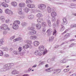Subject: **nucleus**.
I'll list each match as a JSON object with an SVG mask.
<instances>
[{
  "mask_svg": "<svg viewBox=\"0 0 76 76\" xmlns=\"http://www.w3.org/2000/svg\"><path fill=\"white\" fill-rule=\"evenodd\" d=\"M26 43L28 44H32V41L31 40H27L26 41Z\"/></svg>",
  "mask_w": 76,
  "mask_h": 76,
  "instance_id": "obj_29",
  "label": "nucleus"
},
{
  "mask_svg": "<svg viewBox=\"0 0 76 76\" xmlns=\"http://www.w3.org/2000/svg\"><path fill=\"white\" fill-rule=\"evenodd\" d=\"M48 51L47 50H46L45 51L43 52V54H45L47 53Z\"/></svg>",
  "mask_w": 76,
  "mask_h": 76,
  "instance_id": "obj_56",
  "label": "nucleus"
},
{
  "mask_svg": "<svg viewBox=\"0 0 76 76\" xmlns=\"http://www.w3.org/2000/svg\"><path fill=\"white\" fill-rule=\"evenodd\" d=\"M69 71V69H65L64 70V72H67Z\"/></svg>",
  "mask_w": 76,
  "mask_h": 76,
  "instance_id": "obj_43",
  "label": "nucleus"
},
{
  "mask_svg": "<svg viewBox=\"0 0 76 76\" xmlns=\"http://www.w3.org/2000/svg\"><path fill=\"white\" fill-rule=\"evenodd\" d=\"M7 32L6 31H5L3 32L4 35H6V34H7Z\"/></svg>",
  "mask_w": 76,
  "mask_h": 76,
  "instance_id": "obj_49",
  "label": "nucleus"
},
{
  "mask_svg": "<svg viewBox=\"0 0 76 76\" xmlns=\"http://www.w3.org/2000/svg\"><path fill=\"white\" fill-rule=\"evenodd\" d=\"M52 12H54V8H52Z\"/></svg>",
  "mask_w": 76,
  "mask_h": 76,
  "instance_id": "obj_57",
  "label": "nucleus"
},
{
  "mask_svg": "<svg viewBox=\"0 0 76 76\" xmlns=\"http://www.w3.org/2000/svg\"><path fill=\"white\" fill-rule=\"evenodd\" d=\"M5 2L7 3H9V0H3Z\"/></svg>",
  "mask_w": 76,
  "mask_h": 76,
  "instance_id": "obj_46",
  "label": "nucleus"
},
{
  "mask_svg": "<svg viewBox=\"0 0 76 76\" xmlns=\"http://www.w3.org/2000/svg\"><path fill=\"white\" fill-rule=\"evenodd\" d=\"M42 25L43 27H46L47 26V25L45 22H44L42 24Z\"/></svg>",
  "mask_w": 76,
  "mask_h": 76,
  "instance_id": "obj_31",
  "label": "nucleus"
},
{
  "mask_svg": "<svg viewBox=\"0 0 76 76\" xmlns=\"http://www.w3.org/2000/svg\"><path fill=\"white\" fill-rule=\"evenodd\" d=\"M24 10L25 12H26V13H28V12L29 11V8L27 7H25L24 8Z\"/></svg>",
  "mask_w": 76,
  "mask_h": 76,
  "instance_id": "obj_19",
  "label": "nucleus"
},
{
  "mask_svg": "<svg viewBox=\"0 0 76 76\" xmlns=\"http://www.w3.org/2000/svg\"><path fill=\"white\" fill-rule=\"evenodd\" d=\"M11 73L12 75H16V74H19V72L16 71V69H15L12 71Z\"/></svg>",
  "mask_w": 76,
  "mask_h": 76,
  "instance_id": "obj_12",
  "label": "nucleus"
},
{
  "mask_svg": "<svg viewBox=\"0 0 76 76\" xmlns=\"http://www.w3.org/2000/svg\"><path fill=\"white\" fill-rule=\"evenodd\" d=\"M59 22H60V21H59V20H57V21H56V24L55 23H53V26H58V25H59Z\"/></svg>",
  "mask_w": 76,
  "mask_h": 76,
  "instance_id": "obj_16",
  "label": "nucleus"
},
{
  "mask_svg": "<svg viewBox=\"0 0 76 76\" xmlns=\"http://www.w3.org/2000/svg\"><path fill=\"white\" fill-rule=\"evenodd\" d=\"M14 66V64L13 63H11L9 64H7L4 66V69H5V70H9L12 68V66Z\"/></svg>",
  "mask_w": 76,
  "mask_h": 76,
  "instance_id": "obj_2",
  "label": "nucleus"
},
{
  "mask_svg": "<svg viewBox=\"0 0 76 76\" xmlns=\"http://www.w3.org/2000/svg\"><path fill=\"white\" fill-rule=\"evenodd\" d=\"M55 56L53 57V58L50 59L51 61H54V59H55Z\"/></svg>",
  "mask_w": 76,
  "mask_h": 76,
  "instance_id": "obj_41",
  "label": "nucleus"
},
{
  "mask_svg": "<svg viewBox=\"0 0 76 76\" xmlns=\"http://www.w3.org/2000/svg\"><path fill=\"white\" fill-rule=\"evenodd\" d=\"M0 5H2V6L4 7H7L9 5L7 4L6 3L4 2H3L0 4Z\"/></svg>",
  "mask_w": 76,
  "mask_h": 76,
  "instance_id": "obj_9",
  "label": "nucleus"
},
{
  "mask_svg": "<svg viewBox=\"0 0 76 76\" xmlns=\"http://www.w3.org/2000/svg\"><path fill=\"white\" fill-rule=\"evenodd\" d=\"M3 42H4L3 41V39H1L0 40V46L2 45L3 44Z\"/></svg>",
  "mask_w": 76,
  "mask_h": 76,
  "instance_id": "obj_33",
  "label": "nucleus"
},
{
  "mask_svg": "<svg viewBox=\"0 0 76 76\" xmlns=\"http://www.w3.org/2000/svg\"><path fill=\"white\" fill-rule=\"evenodd\" d=\"M76 6V4H71V6H70L69 7H71V8H75V7H73L72 6Z\"/></svg>",
  "mask_w": 76,
  "mask_h": 76,
  "instance_id": "obj_38",
  "label": "nucleus"
},
{
  "mask_svg": "<svg viewBox=\"0 0 76 76\" xmlns=\"http://www.w3.org/2000/svg\"><path fill=\"white\" fill-rule=\"evenodd\" d=\"M4 57H9V55L7 54H5Z\"/></svg>",
  "mask_w": 76,
  "mask_h": 76,
  "instance_id": "obj_58",
  "label": "nucleus"
},
{
  "mask_svg": "<svg viewBox=\"0 0 76 76\" xmlns=\"http://www.w3.org/2000/svg\"><path fill=\"white\" fill-rule=\"evenodd\" d=\"M74 24H71L70 26V27H71V28H74Z\"/></svg>",
  "mask_w": 76,
  "mask_h": 76,
  "instance_id": "obj_62",
  "label": "nucleus"
},
{
  "mask_svg": "<svg viewBox=\"0 0 76 76\" xmlns=\"http://www.w3.org/2000/svg\"><path fill=\"white\" fill-rule=\"evenodd\" d=\"M51 15L52 17H55L56 16V13L55 12H52Z\"/></svg>",
  "mask_w": 76,
  "mask_h": 76,
  "instance_id": "obj_21",
  "label": "nucleus"
},
{
  "mask_svg": "<svg viewBox=\"0 0 76 76\" xmlns=\"http://www.w3.org/2000/svg\"><path fill=\"white\" fill-rule=\"evenodd\" d=\"M0 28L1 29L4 30H6V29H7L8 30H9V29H8V26L7 25L5 24H2Z\"/></svg>",
  "mask_w": 76,
  "mask_h": 76,
  "instance_id": "obj_4",
  "label": "nucleus"
},
{
  "mask_svg": "<svg viewBox=\"0 0 76 76\" xmlns=\"http://www.w3.org/2000/svg\"><path fill=\"white\" fill-rule=\"evenodd\" d=\"M19 51H19L20 53V51H21V50H22V48L20 47L19 48Z\"/></svg>",
  "mask_w": 76,
  "mask_h": 76,
  "instance_id": "obj_51",
  "label": "nucleus"
},
{
  "mask_svg": "<svg viewBox=\"0 0 76 76\" xmlns=\"http://www.w3.org/2000/svg\"><path fill=\"white\" fill-rule=\"evenodd\" d=\"M56 30H54V31L53 32V35H56Z\"/></svg>",
  "mask_w": 76,
  "mask_h": 76,
  "instance_id": "obj_42",
  "label": "nucleus"
},
{
  "mask_svg": "<svg viewBox=\"0 0 76 76\" xmlns=\"http://www.w3.org/2000/svg\"><path fill=\"white\" fill-rule=\"evenodd\" d=\"M31 70H32V68H30L28 69V70L29 72H30V71H31Z\"/></svg>",
  "mask_w": 76,
  "mask_h": 76,
  "instance_id": "obj_64",
  "label": "nucleus"
},
{
  "mask_svg": "<svg viewBox=\"0 0 76 76\" xmlns=\"http://www.w3.org/2000/svg\"><path fill=\"white\" fill-rule=\"evenodd\" d=\"M43 20L41 18L38 19L37 20V21L38 22H41V21H42Z\"/></svg>",
  "mask_w": 76,
  "mask_h": 76,
  "instance_id": "obj_39",
  "label": "nucleus"
},
{
  "mask_svg": "<svg viewBox=\"0 0 76 76\" xmlns=\"http://www.w3.org/2000/svg\"><path fill=\"white\" fill-rule=\"evenodd\" d=\"M61 71V69H57V70H56V72H58V73H57V74H58V73H60Z\"/></svg>",
  "mask_w": 76,
  "mask_h": 76,
  "instance_id": "obj_40",
  "label": "nucleus"
},
{
  "mask_svg": "<svg viewBox=\"0 0 76 76\" xmlns=\"http://www.w3.org/2000/svg\"><path fill=\"white\" fill-rule=\"evenodd\" d=\"M12 54H14V55H18V54H20V52L19 51H14L13 52Z\"/></svg>",
  "mask_w": 76,
  "mask_h": 76,
  "instance_id": "obj_11",
  "label": "nucleus"
},
{
  "mask_svg": "<svg viewBox=\"0 0 76 76\" xmlns=\"http://www.w3.org/2000/svg\"><path fill=\"white\" fill-rule=\"evenodd\" d=\"M48 13H50L51 11V8H50V7H48Z\"/></svg>",
  "mask_w": 76,
  "mask_h": 76,
  "instance_id": "obj_34",
  "label": "nucleus"
},
{
  "mask_svg": "<svg viewBox=\"0 0 76 76\" xmlns=\"http://www.w3.org/2000/svg\"><path fill=\"white\" fill-rule=\"evenodd\" d=\"M47 61L48 63H50L51 61V59H48L47 60Z\"/></svg>",
  "mask_w": 76,
  "mask_h": 76,
  "instance_id": "obj_55",
  "label": "nucleus"
},
{
  "mask_svg": "<svg viewBox=\"0 0 76 76\" xmlns=\"http://www.w3.org/2000/svg\"><path fill=\"white\" fill-rule=\"evenodd\" d=\"M37 66V64H35L33 66H32V68H33V67H36Z\"/></svg>",
  "mask_w": 76,
  "mask_h": 76,
  "instance_id": "obj_63",
  "label": "nucleus"
},
{
  "mask_svg": "<svg viewBox=\"0 0 76 76\" xmlns=\"http://www.w3.org/2000/svg\"><path fill=\"white\" fill-rule=\"evenodd\" d=\"M53 32V30H52V29L51 28L49 29L47 31V32Z\"/></svg>",
  "mask_w": 76,
  "mask_h": 76,
  "instance_id": "obj_37",
  "label": "nucleus"
},
{
  "mask_svg": "<svg viewBox=\"0 0 76 76\" xmlns=\"http://www.w3.org/2000/svg\"><path fill=\"white\" fill-rule=\"evenodd\" d=\"M0 19L1 22H4L5 21V18L4 16H1Z\"/></svg>",
  "mask_w": 76,
  "mask_h": 76,
  "instance_id": "obj_15",
  "label": "nucleus"
},
{
  "mask_svg": "<svg viewBox=\"0 0 76 76\" xmlns=\"http://www.w3.org/2000/svg\"><path fill=\"white\" fill-rule=\"evenodd\" d=\"M48 33V36H50L51 35V33L50 32H47Z\"/></svg>",
  "mask_w": 76,
  "mask_h": 76,
  "instance_id": "obj_47",
  "label": "nucleus"
},
{
  "mask_svg": "<svg viewBox=\"0 0 76 76\" xmlns=\"http://www.w3.org/2000/svg\"><path fill=\"white\" fill-rule=\"evenodd\" d=\"M52 69V68H49L48 69H45V71H46V72H50V69Z\"/></svg>",
  "mask_w": 76,
  "mask_h": 76,
  "instance_id": "obj_32",
  "label": "nucleus"
},
{
  "mask_svg": "<svg viewBox=\"0 0 76 76\" xmlns=\"http://www.w3.org/2000/svg\"><path fill=\"white\" fill-rule=\"evenodd\" d=\"M31 4H27V7H29V8H31Z\"/></svg>",
  "mask_w": 76,
  "mask_h": 76,
  "instance_id": "obj_60",
  "label": "nucleus"
},
{
  "mask_svg": "<svg viewBox=\"0 0 76 76\" xmlns=\"http://www.w3.org/2000/svg\"><path fill=\"white\" fill-rule=\"evenodd\" d=\"M47 22L49 26L50 27H51V21L50 20H47Z\"/></svg>",
  "mask_w": 76,
  "mask_h": 76,
  "instance_id": "obj_25",
  "label": "nucleus"
},
{
  "mask_svg": "<svg viewBox=\"0 0 76 76\" xmlns=\"http://www.w3.org/2000/svg\"><path fill=\"white\" fill-rule=\"evenodd\" d=\"M34 54L36 56H41V52L39 50H37L34 53Z\"/></svg>",
  "mask_w": 76,
  "mask_h": 76,
  "instance_id": "obj_7",
  "label": "nucleus"
},
{
  "mask_svg": "<svg viewBox=\"0 0 76 76\" xmlns=\"http://www.w3.org/2000/svg\"><path fill=\"white\" fill-rule=\"evenodd\" d=\"M31 39L32 40H35L36 38H37V37L35 36H31L30 37Z\"/></svg>",
  "mask_w": 76,
  "mask_h": 76,
  "instance_id": "obj_18",
  "label": "nucleus"
},
{
  "mask_svg": "<svg viewBox=\"0 0 76 76\" xmlns=\"http://www.w3.org/2000/svg\"><path fill=\"white\" fill-rule=\"evenodd\" d=\"M65 28L64 27V26H63V24L61 26V31H63L64 30Z\"/></svg>",
  "mask_w": 76,
  "mask_h": 76,
  "instance_id": "obj_28",
  "label": "nucleus"
},
{
  "mask_svg": "<svg viewBox=\"0 0 76 76\" xmlns=\"http://www.w3.org/2000/svg\"><path fill=\"white\" fill-rule=\"evenodd\" d=\"M26 4H31L32 3V1L31 0H27L26 1Z\"/></svg>",
  "mask_w": 76,
  "mask_h": 76,
  "instance_id": "obj_24",
  "label": "nucleus"
},
{
  "mask_svg": "<svg viewBox=\"0 0 76 76\" xmlns=\"http://www.w3.org/2000/svg\"><path fill=\"white\" fill-rule=\"evenodd\" d=\"M31 31H29V34L30 35H34L36 34V31L33 30L35 29V27L34 26H32L30 28Z\"/></svg>",
  "mask_w": 76,
  "mask_h": 76,
  "instance_id": "obj_3",
  "label": "nucleus"
},
{
  "mask_svg": "<svg viewBox=\"0 0 76 76\" xmlns=\"http://www.w3.org/2000/svg\"><path fill=\"white\" fill-rule=\"evenodd\" d=\"M34 16L33 15H31L28 16V18L30 19H34Z\"/></svg>",
  "mask_w": 76,
  "mask_h": 76,
  "instance_id": "obj_22",
  "label": "nucleus"
},
{
  "mask_svg": "<svg viewBox=\"0 0 76 76\" xmlns=\"http://www.w3.org/2000/svg\"><path fill=\"white\" fill-rule=\"evenodd\" d=\"M19 6L20 7H24L25 6V3L20 2L19 3Z\"/></svg>",
  "mask_w": 76,
  "mask_h": 76,
  "instance_id": "obj_10",
  "label": "nucleus"
},
{
  "mask_svg": "<svg viewBox=\"0 0 76 76\" xmlns=\"http://www.w3.org/2000/svg\"><path fill=\"white\" fill-rule=\"evenodd\" d=\"M18 12L19 15L22 14V8H20L18 9Z\"/></svg>",
  "mask_w": 76,
  "mask_h": 76,
  "instance_id": "obj_14",
  "label": "nucleus"
},
{
  "mask_svg": "<svg viewBox=\"0 0 76 76\" xmlns=\"http://www.w3.org/2000/svg\"><path fill=\"white\" fill-rule=\"evenodd\" d=\"M38 49L40 51H44V46L42 45L38 47Z\"/></svg>",
  "mask_w": 76,
  "mask_h": 76,
  "instance_id": "obj_13",
  "label": "nucleus"
},
{
  "mask_svg": "<svg viewBox=\"0 0 76 76\" xmlns=\"http://www.w3.org/2000/svg\"><path fill=\"white\" fill-rule=\"evenodd\" d=\"M75 45V44H72L71 45H69V48L70 47H73V45Z\"/></svg>",
  "mask_w": 76,
  "mask_h": 76,
  "instance_id": "obj_54",
  "label": "nucleus"
},
{
  "mask_svg": "<svg viewBox=\"0 0 76 76\" xmlns=\"http://www.w3.org/2000/svg\"><path fill=\"white\" fill-rule=\"evenodd\" d=\"M3 49V50L5 51H8V48L7 47H4Z\"/></svg>",
  "mask_w": 76,
  "mask_h": 76,
  "instance_id": "obj_35",
  "label": "nucleus"
},
{
  "mask_svg": "<svg viewBox=\"0 0 76 76\" xmlns=\"http://www.w3.org/2000/svg\"><path fill=\"white\" fill-rule=\"evenodd\" d=\"M35 7V5L33 4L31 5V7L30 8H34Z\"/></svg>",
  "mask_w": 76,
  "mask_h": 76,
  "instance_id": "obj_52",
  "label": "nucleus"
},
{
  "mask_svg": "<svg viewBox=\"0 0 76 76\" xmlns=\"http://www.w3.org/2000/svg\"><path fill=\"white\" fill-rule=\"evenodd\" d=\"M38 7L41 10H43V9H45L46 6L44 4H40L38 5Z\"/></svg>",
  "mask_w": 76,
  "mask_h": 76,
  "instance_id": "obj_6",
  "label": "nucleus"
},
{
  "mask_svg": "<svg viewBox=\"0 0 76 76\" xmlns=\"http://www.w3.org/2000/svg\"><path fill=\"white\" fill-rule=\"evenodd\" d=\"M20 23V21L19 20H16L15 21L12 25L13 28L14 29H18L19 28L18 25H19Z\"/></svg>",
  "mask_w": 76,
  "mask_h": 76,
  "instance_id": "obj_1",
  "label": "nucleus"
},
{
  "mask_svg": "<svg viewBox=\"0 0 76 76\" xmlns=\"http://www.w3.org/2000/svg\"><path fill=\"white\" fill-rule=\"evenodd\" d=\"M22 39L21 37H18L17 38V40L20 41V40H22Z\"/></svg>",
  "mask_w": 76,
  "mask_h": 76,
  "instance_id": "obj_45",
  "label": "nucleus"
},
{
  "mask_svg": "<svg viewBox=\"0 0 76 76\" xmlns=\"http://www.w3.org/2000/svg\"><path fill=\"white\" fill-rule=\"evenodd\" d=\"M25 45V48H29V45Z\"/></svg>",
  "mask_w": 76,
  "mask_h": 76,
  "instance_id": "obj_53",
  "label": "nucleus"
},
{
  "mask_svg": "<svg viewBox=\"0 0 76 76\" xmlns=\"http://www.w3.org/2000/svg\"><path fill=\"white\" fill-rule=\"evenodd\" d=\"M36 27L37 28V29H41V24H37L36 25Z\"/></svg>",
  "mask_w": 76,
  "mask_h": 76,
  "instance_id": "obj_23",
  "label": "nucleus"
},
{
  "mask_svg": "<svg viewBox=\"0 0 76 76\" xmlns=\"http://www.w3.org/2000/svg\"><path fill=\"white\" fill-rule=\"evenodd\" d=\"M56 20V18H55L54 17H53V18L52 19V22H55Z\"/></svg>",
  "mask_w": 76,
  "mask_h": 76,
  "instance_id": "obj_36",
  "label": "nucleus"
},
{
  "mask_svg": "<svg viewBox=\"0 0 76 76\" xmlns=\"http://www.w3.org/2000/svg\"><path fill=\"white\" fill-rule=\"evenodd\" d=\"M63 23H64L65 25H66V24H67V20L66 18H63Z\"/></svg>",
  "mask_w": 76,
  "mask_h": 76,
  "instance_id": "obj_26",
  "label": "nucleus"
},
{
  "mask_svg": "<svg viewBox=\"0 0 76 76\" xmlns=\"http://www.w3.org/2000/svg\"><path fill=\"white\" fill-rule=\"evenodd\" d=\"M54 37L53 36H51L49 38V41L50 42H51L54 40Z\"/></svg>",
  "mask_w": 76,
  "mask_h": 76,
  "instance_id": "obj_20",
  "label": "nucleus"
},
{
  "mask_svg": "<svg viewBox=\"0 0 76 76\" xmlns=\"http://www.w3.org/2000/svg\"><path fill=\"white\" fill-rule=\"evenodd\" d=\"M33 44L35 47H37L39 44V42L38 41H35L33 42Z\"/></svg>",
  "mask_w": 76,
  "mask_h": 76,
  "instance_id": "obj_8",
  "label": "nucleus"
},
{
  "mask_svg": "<svg viewBox=\"0 0 76 76\" xmlns=\"http://www.w3.org/2000/svg\"><path fill=\"white\" fill-rule=\"evenodd\" d=\"M45 63V61H42L41 62V64H44Z\"/></svg>",
  "mask_w": 76,
  "mask_h": 76,
  "instance_id": "obj_61",
  "label": "nucleus"
},
{
  "mask_svg": "<svg viewBox=\"0 0 76 76\" xmlns=\"http://www.w3.org/2000/svg\"><path fill=\"white\" fill-rule=\"evenodd\" d=\"M11 4L13 7H15L17 6V3L16 2L13 1L12 2Z\"/></svg>",
  "mask_w": 76,
  "mask_h": 76,
  "instance_id": "obj_17",
  "label": "nucleus"
},
{
  "mask_svg": "<svg viewBox=\"0 0 76 76\" xmlns=\"http://www.w3.org/2000/svg\"><path fill=\"white\" fill-rule=\"evenodd\" d=\"M15 36H14L12 37H11L10 38V39L11 40H12V39H14V38H15Z\"/></svg>",
  "mask_w": 76,
  "mask_h": 76,
  "instance_id": "obj_50",
  "label": "nucleus"
},
{
  "mask_svg": "<svg viewBox=\"0 0 76 76\" xmlns=\"http://www.w3.org/2000/svg\"><path fill=\"white\" fill-rule=\"evenodd\" d=\"M42 14L40 13H38L36 15L37 17V18H40V17H42Z\"/></svg>",
  "mask_w": 76,
  "mask_h": 76,
  "instance_id": "obj_30",
  "label": "nucleus"
},
{
  "mask_svg": "<svg viewBox=\"0 0 76 76\" xmlns=\"http://www.w3.org/2000/svg\"><path fill=\"white\" fill-rule=\"evenodd\" d=\"M9 21H10V20H9V19L6 20H5L6 23H8V22H9Z\"/></svg>",
  "mask_w": 76,
  "mask_h": 76,
  "instance_id": "obj_48",
  "label": "nucleus"
},
{
  "mask_svg": "<svg viewBox=\"0 0 76 76\" xmlns=\"http://www.w3.org/2000/svg\"><path fill=\"white\" fill-rule=\"evenodd\" d=\"M42 31L43 32H45L46 29H45V28H43Z\"/></svg>",
  "mask_w": 76,
  "mask_h": 76,
  "instance_id": "obj_59",
  "label": "nucleus"
},
{
  "mask_svg": "<svg viewBox=\"0 0 76 76\" xmlns=\"http://www.w3.org/2000/svg\"><path fill=\"white\" fill-rule=\"evenodd\" d=\"M3 55V51L0 50V56H1Z\"/></svg>",
  "mask_w": 76,
  "mask_h": 76,
  "instance_id": "obj_44",
  "label": "nucleus"
},
{
  "mask_svg": "<svg viewBox=\"0 0 76 76\" xmlns=\"http://www.w3.org/2000/svg\"><path fill=\"white\" fill-rule=\"evenodd\" d=\"M5 12L6 13L8 14L10 16H12V15L13 14V12L12 11L10 10L9 9H6L5 10Z\"/></svg>",
  "mask_w": 76,
  "mask_h": 76,
  "instance_id": "obj_5",
  "label": "nucleus"
},
{
  "mask_svg": "<svg viewBox=\"0 0 76 76\" xmlns=\"http://www.w3.org/2000/svg\"><path fill=\"white\" fill-rule=\"evenodd\" d=\"M21 25L22 26L24 27L27 25V23H26L25 22H23L21 23Z\"/></svg>",
  "mask_w": 76,
  "mask_h": 76,
  "instance_id": "obj_27",
  "label": "nucleus"
}]
</instances>
